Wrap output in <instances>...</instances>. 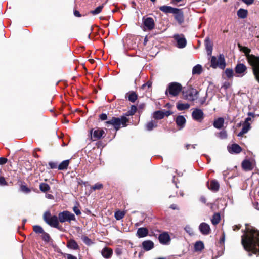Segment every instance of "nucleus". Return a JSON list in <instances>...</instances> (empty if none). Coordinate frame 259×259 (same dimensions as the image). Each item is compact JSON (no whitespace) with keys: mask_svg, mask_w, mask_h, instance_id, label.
Here are the masks:
<instances>
[{"mask_svg":"<svg viewBox=\"0 0 259 259\" xmlns=\"http://www.w3.org/2000/svg\"><path fill=\"white\" fill-rule=\"evenodd\" d=\"M59 221L61 223L65 222H70L71 221H75L76 218L75 215L67 210L63 211L58 214Z\"/></svg>","mask_w":259,"mask_h":259,"instance_id":"obj_7","label":"nucleus"},{"mask_svg":"<svg viewBox=\"0 0 259 259\" xmlns=\"http://www.w3.org/2000/svg\"><path fill=\"white\" fill-rule=\"evenodd\" d=\"M48 165L51 169H56L58 167V163L56 162H49Z\"/></svg>","mask_w":259,"mask_h":259,"instance_id":"obj_49","label":"nucleus"},{"mask_svg":"<svg viewBox=\"0 0 259 259\" xmlns=\"http://www.w3.org/2000/svg\"><path fill=\"white\" fill-rule=\"evenodd\" d=\"M99 119L102 120H105L107 119V115L106 113H102L99 116Z\"/></svg>","mask_w":259,"mask_h":259,"instance_id":"obj_53","label":"nucleus"},{"mask_svg":"<svg viewBox=\"0 0 259 259\" xmlns=\"http://www.w3.org/2000/svg\"><path fill=\"white\" fill-rule=\"evenodd\" d=\"M211 65L210 66L213 68L218 67V64H217V59L215 56H212L211 58Z\"/></svg>","mask_w":259,"mask_h":259,"instance_id":"obj_44","label":"nucleus"},{"mask_svg":"<svg viewBox=\"0 0 259 259\" xmlns=\"http://www.w3.org/2000/svg\"><path fill=\"white\" fill-rule=\"evenodd\" d=\"M160 11H162L165 13H176L177 11V8H172L170 6H162L159 8Z\"/></svg>","mask_w":259,"mask_h":259,"instance_id":"obj_22","label":"nucleus"},{"mask_svg":"<svg viewBox=\"0 0 259 259\" xmlns=\"http://www.w3.org/2000/svg\"><path fill=\"white\" fill-rule=\"evenodd\" d=\"M42 240L46 242H49L51 240V237L49 234L46 232H44L41 236Z\"/></svg>","mask_w":259,"mask_h":259,"instance_id":"obj_46","label":"nucleus"},{"mask_svg":"<svg viewBox=\"0 0 259 259\" xmlns=\"http://www.w3.org/2000/svg\"><path fill=\"white\" fill-rule=\"evenodd\" d=\"M69 163V160H65L61 162L59 165H58V168L59 170H64L67 168Z\"/></svg>","mask_w":259,"mask_h":259,"instance_id":"obj_34","label":"nucleus"},{"mask_svg":"<svg viewBox=\"0 0 259 259\" xmlns=\"http://www.w3.org/2000/svg\"><path fill=\"white\" fill-rule=\"evenodd\" d=\"M125 215V212L124 211H121L118 210L115 212L114 216L117 220H120L122 219Z\"/></svg>","mask_w":259,"mask_h":259,"instance_id":"obj_39","label":"nucleus"},{"mask_svg":"<svg viewBox=\"0 0 259 259\" xmlns=\"http://www.w3.org/2000/svg\"><path fill=\"white\" fill-rule=\"evenodd\" d=\"M20 190L22 192L25 193H29L31 191L29 188H28L26 186L23 185L20 186Z\"/></svg>","mask_w":259,"mask_h":259,"instance_id":"obj_48","label":"nucleus"},{"mask_svg":"<svg viewBox=\"0 0 259 259\" xmlns=\"http://www.w3.org/2000/svg\"><path fill=\"white\" fill-rule=\"evenodd\" d=\"M237 16L241 19H245L247 17L248 11L246 9L240 8L237 12Z\"/></svg>","mask_w":259,"mask_h":259,"instance_id":"obj_27","label":"nucleus"},{"mask_svg":"<svg viewBox=\"0 0 259 259\" xmlns=\"http://www.w3.org/2000/svg\"><path fill=\"white\" fill-rule=\"evenodd\" d=\"M199 229L201 234L205 235L209 234L210 231L209 225L204 222L201 223L199 225Z\"/></svg>","mask_w":259,"mask_h":259,"instance_id":"obj_15","label":"nucleus"},{"mask_svg":"<svg viewBox=\"0 0 259 259\" xmlns=\"http://www.w3.org/2000/svg\"><path fill=\"white\" fill-rule=\"evenodd\" d=\"M128 119L124 115L121 116L120 117H112V118L105 122L106 125H112L116 131H118L121 127H124L127 126V122Z\"/></svg>","mask_w":259,"mask_h":259,"instance_id":"obj_3","label":"nucleus"},{"mask_svg":"<svg viewBox=\"0 0 259 259\" xmlns=\"http://www.w3.org/2000/svg\"><path fill=\"white\" fill-rule=\"evenodd\" d=\"M39 189L42 192H46L50 189V187L47 183H41L39 185Z\"/></svg>","mask_w":259,"mask_h":259,"instance_id":"obj_37","label":"nucleus"},{"mask_svg":"<svg viewBox=\"0 0 259 259\" xmlns=\"http://www.w3.org/2000/svg\"><path fill=\"white\" fill-rule=\"evenodd\" d=\"M175 121L177 126L180 127V129H182L185 126L186 120L184 116L179 115L176 117Z\"/></svg>","mask_w":259,"mask_h":259,"instance_id":"obj_16","label":"nucleus"},{"mask_svg":"<svg viewBox=\"0 0 259 259\" xmlns=\"http://www.w3.org/2000/svg\"><path fill=\"white\" fill-rule=\"evenodd\" d=\"M173 37L177 43V47L178 48L181 49L186 47L187 41L184 35L177 34H175Z\"/></svg>","mask_w":259,"mask_h":259,"instance_id":"obj_10","label":"nucleus"},{"mask_svg":"<svg viewBox=\"0 0 259 259\" xmlns=\"http://www.w3.org/2000/svg\"><path fill=\"white\" fill-rule=\"evenodd\" d=\"M153 118L155 119H161L164 118L163 111L158 110L153 114Z\"/></svg>","mask_w":259,"mask_h":259,"instance_id":"obj_30","label":"nucleus"},{"mask_svg":"<svg viewBox=\"0 0 259 259\" xmlns=\"http://www.w3.org/2000/svg\"><path fill=\"white\" fill-rule=\"evenodd\" d=\"M172 114V112H171L170 111H169V110L166 111H163L164 117V116L168 117L169 115H171Z\"/></svg>","mask_w":259,"mask_h":259,"instance_id":"obj_60","label":"nucleus"},{"mask_svg":"<svg viewBox=\"0 0 259 259\" xmlns=\"http://www.w3.org/2000/svg\"><path fill=\"white\" fill-rule=\"evenodd\" d=\"M224 254V252L223 251H219L218 252V255L215 256V258H218L219 257L222 256Z\"/></svg>","mask_w":259,"mask_h":259,"instance_id":"obj_64","label":"nucleus"},{"mask_svg":"<svg viewBox=\"0 0 259 259\" xmlns=\"http://www.w3.org/2000/svg\"><path fill=\"white\" fill-rule=\"evenodd\" d=\"M142 246L145 251H149L153 248L154 243L149 240H145L142 243Z\"/></svg>","mask_w":259,"mask_h":259,"instance_id":"obj_18","label":"nucleus"},{"mask_svg":"<svg viewBox=\"0 0 259 259\" xmlns=\"http://www.w3.org/2000/svg\"><path fill=\"white\" fill-rule=\"evenodd\" d=\"M204 248V245L202 241H198L195 242L194 249L196 251H201Z\"/></svg>","mask_w":259,"mask_h":259,"instance_id":"obj_29","label":"nucleus"},{"mask_svg":"<svg viewBox=\"0 0 259 259\" xmlns=\"http://www.w3.org/2000/svg\"><path fill=\"white\" fill-rule=\"evenodd\" d=\"M243 51L245 54L248 63L253 68V73L256 79L259 81V57L249 54L251 50L248 48L244 47Z\"/></svg>","mask_w":259,"mask_h":259,"instance_id":"obj_2","label":"nucleus"},{"mask_svg":"<svg viewBox=\"0 0 259 259\" xmlns=\"http://www.w3.org/2000/svg\"><path fill=\"white\" fill-rule=\"evenodd\" d=\"M218 67L224 69L226 66V62L224 56L223 54H220L217 60Z\"/></svg>","mask_w":259,"mask_h":259,"instance_id":"obj_23","label":"nucleus"},{"mask_svg":"<svg viewBox=\"0 0 259 259\" xmlns=\"http://www.w3.org/2000/svg\"><path fill=\"white\" fill-rule=\"evenodd\" d=\"M33 231L36 233H43L44 232V231L42 229V228L39 225H35L33 226Z\"/></svg>","mask_w":259,"mask_h":259,"instance_id":"obj_43","label":"nucleus"},{"mask_svg":"<svg viewBox=\"0 0 259 259\" xmlns=\"http://www.w3.org/2000/svg\"><path fill=\"white\" fill-rule=\"evenodd\" d=\"M198 91L195 89L190 88L183 91V95L185 99L193 101L198 98Z\"/></svg>","mask_w":259,"mask_h":259,"instance_id":"obj_6","label":"nucleus"},{"mask_svg":"<svg viewBox=\"0 0 259 259\" xmlns=\"http://www.w3.org/2000/svg\"><path fill=\"white\" fill-rule=\"evenodd\" d=\"M230 85L229 82H225L224 83L221 85V88L227 89Z\"/></svg>","mask_w":259,"mask_h":259,"instance_id":"obj_59","label":"nucleus"},{"mask_svg":"<svg viewBox=\"0 0 259 259\" xmlns=\"http://www.w3.org/2000/svg\"><path fill=\"white\" fill-rule=\"evenodd\" d=\"M185 231L188 233L189 235L193 234V231L191 227L189 225H186L184 228Z\"/></svg>","mask_w":259,"mask_h":259,"instance_id":"obj_51","label":"nucleus"},{"mask_svg":"<svg viewBox=\"0 0 259 259\" xmlns=\"http://www.w3.org/2000/svg\"><path fill=\"white\" fill-rule=\"evenodd\" d=\"M158 240L161 244L167 245L170 241V238L167 232H164L159 234Z\"/></svg>","mask_w":259,"mask_h":259,"instance_id":"obj_12","label":"nucleus"},{"mask_svg":"<svg viewBox=\"0 0 259 259\" xmlns=\"http://www.w3.org/2000/svg\"><path fill=\"white\" fill-rule=\"evenodd\" d=\"M67 259H77V257L72 254H67Z\"/></svg>","mask_w":259,"mask_h":259,"instance_id":"obj_63","label":"nucleus"},{"mask_svg":"<svg viewBox=\"0 0 259 259\" xmlns=\"http://www.w3.org/2000/svg\"><path fill=\"white\" fill-rule=\"evenodd\" d=\"M143 23L146 29L151 30L153 29L154 27V21L153 18L150 17H147L146 18H143Z\"/></svg>","mask_w":259,"mask_h":259,"instance_id":"obj_13","label":"nucleus"},{"mask_svg":"<svg viewBox=\"0 0 259 259\" xmlns=\"http://www.w3.org/2000/svg\"><path fill=\"white\" fill-rule=\"evenodd\" d=\"M202 71V67L201 65L197 64L192 69L193 74H200Z\"/></svg>","mask_w":259,"mask_h":259,"instance_id":"obj_33","label":"nucleus"},{"mask_svg":"<svg viewBox=\"0 0 259 259\" xmlns=\"http://www.w3.org/2000/svg\"><path fill=\"white\" fill-rule=\"evenodd\" d=\"M205 46L206 50L207 55L209 56L211 55L212 52V45L209 38H207L205 40Z\"/></svg>","mask_w":259,"mask_h":259,"instance_id":"obj_24","label":"nucleus"},{"mask_svg":"<svg viewBox=\"0 0 259 259\" xmlns=\"http://www.w3.org/2000/svg\"><path fill=\"white\" fill-rule=\"evenodd\" d=\"M67 247L69 249L73 250H77L79 249V247L77 243L74 239H70L68 241Z\"/></svg>","mask_w":259,"mask_h":259,"instance_id":"obj_25","label":"nucleus"},{"mask_svg":"<svg viewBox=\"0 0 259 259\" xmlns=\"http://www.w3.org/2000/svg\"><path fill=\"white\" fill-rule=\"evenodd\" d=\"M219 188L220 184L219 182L215 180L211 181L210 182V186H208L209 189L214 192L218 191L219 189Z\"/></svg>","mask_w":259,"mask_h":259,"instance_id":"obj_26","label":"nucleus"},{"mask_svg":"<svg viewBox=\"0 0 259 259\" xmlns=\"http://www.w3.org/2000/svg\"><path fill=\"white\" fill-rule=\"evenodd\" d=\"M190 105L188 103H178L177 104L176 107L178 110L179 111H182L186 109H188L189 108Z\"/></svg>","mask_w":259,"mask_h":259,"instance_id":"obj_31","label":"nucleus"},{"mask_svg":"<svg viewBox=\"0 0 259 259\" xmlns=\"http://www.w3.org/2000/svg\"><path fill=\"white\" fill-rule=\"evenodd\" d=\"M199 200L200 201L203 203V204H206V205L208 206L209 205V203H207V200H206V198H205V196H201L200 197V199H199Z\"/></svg>","mask_w":259,"mask_h":259,"instance_id":"obj_52","label":"nucleus"},{"mask_svg":"<svg viewBox=\"0 0 259 259\" xmlns=\"http://www.w3.org/2000/svg\"><path fill=\"white\" fill-rule=\"evenodd\" d=\"M217 136L221 139H225L227 137V132L225 130H222L218 133Z\"/></svg>","mask_w":259,"mask_h":259,"instance_id":"obj_42","label":"nucleus"},{"mask_svg":"<svg viewBox=\"0 0 259 259\" xmlns=\"http://www.w3.org/2000/svg\"><path fill=\"white\" fill-rule=\"evenodd\" d=\"M250 124L249 123H244L243 127L242 128V133H246L250 128Z\"/></svg>","mask_w":259,"mask_h":259,"instance_id":"obj_47","label":"nucleus"},{"mask_svg":"<svg viewBox=\"0 0 259 259\" xmlns=\"http://www.w3.org/2000/svg\"><path fill=\"white\" fill-rule=\"evenodd\" d=\"M242 167L246 171L251 170L252 169L251 163L248 160H244L242 161Z\"/></svg>","mask_w":259,"mask_h":259,"instance_id":"obj_28","label":"nucleus"},{"mask_svg":"<svg viewBox=\"0 0 259 259\" xmlns=\"http://www.w3.org/2000/svg\"><path fill=\"white\" fill-rule=\"evenodd\" d=\"M157 126V123L154 122L153 120L148 122L146 125V128L147 131H150L153 130L154 127H155Z\"/></svg>","mask_w":259,"mask_h":259,"instance_id":"obj_35","label":"nucleus"},{"mask_svg":"<svg viewBox=\"0 0 259 259\" xmlns=\"http://www.w3.org/2000/svg\"><path fill=\"white\" fill-rule=\"evenodd\" d=\"M136 110H137V107L135 105H132L131 107L130 110L129 111H128L125 113V116L126 117V116L133 115L135 114Z\"/></svg>","mask_w":259,"mask_h":259,"instance_id":"obj_40","label":"nucleus"},{"mask_svg":"<svg viewBox=\"0 0 259 259\" xmlns=\"http://www.w3.org/2000/svg\"><path fill=\"white\" fill-rule=\"evenodd\" d=\"M148 234V230L146 227H141L138 229L136 236L139 238H143Z\"/></svg>","mask_w":259,"mask_h":259,"instance_id":"obj_17","label":"nucleus"},{"mask_svg":"<svg viewBox=\"0 0 259 259\" xmlns=\"http://www.w3.org/2000/svg\"><path fill=\"white\" fill-rule=\"evenodd\" d=\"M103 185L100 183H96L94 186L92 187V189L94 190H100L101 188H103Z\"/></svg>","mask_w":259,"mask_h":259,"instance_id":"obj_50","label":"nucleus"},{"mask_svg":"<svg viewBox=\"0 0 259 259\" xmlns=\"http://www.w3.org/2000/svg\"><path fill=\"white\" fill-rule=\"evenodd\" d=\"M247 67L243 63H238L235 67V72L236 77H241L247 73Z\"/></svg>","mask_w":259,"mask_h":259,"instance_id":"obj_8","label":"nucleus"},{"mask_svg":"<svg viewBox=\"0 0 259 259\" xmlns=\"http://www.w3.org/2000/svg\"><path fill=\"white\" fill-rule=\"evenodd\" d=\"M103 8V6H99L98 7H97L95 10L91 11L90 13L94 15H97L102 11Z\"/></svg>","mask_w":259,"mask_h":259,"instance_id":"obj_41","label":"nucleus"},{"mask_svg":"<svg viewBox=\"0 0 259 259\" xmlns=\"http://www.w3.org/2000/svg\"><path fill=\"white\" fill-rule=\"evenodd\" d=\"M73 210L77 215H80L81 214L80 210L76 206H74L73 207Z\"/></svg>","mask_w":259,"mask_h":259,"instance_id":"obj_56","label":"nucleus"},{"mask_svg":"<svg viewBox=\"0 0 259 259\" xmlns=\"http://www.w3.org/2000/svg\"><path fill=\"white\" fill-rule=\"evenodd\" d=\"M101 254L105 258H109L113 254V251L111 248L105 247L102 249Z\"/></svg>","mask_w":259,"mask_h":259,"instance_id":"obj_20","label":"nucleus"},{"mask_svg":"<svg viewBox=\"0 0 259 259\" xmlns=\"http://www.w3.org/2000/svg\"><path fill=\"white\" fill-rule=\"evenodd\" d=\"M104 131L101 128H97L94 131V129H91L90 130V135L91 139L93 141H95L97 139H100L103 135L104 134Z\"/></svg>","mask_w":259,"mask_h":259,"instance_id":"obj_9","label":"nucleus"},{"mask_svg":"<svg viewBox=\"0 0 259 259\" xmlns=\"http://www.w3.org/2000/svg\"><path fill=\"white\" fill-rule=\"evenodd\" d=\"M127 98L132 103H134L137 99V95L135 92H132V93H130Z\"/></svg>","mask_w":259,"mask_h":259,"instance_id":"obj_38","label":"nucleus"},{"mask_svg":"<svg viewBox=\"0 0 259 259\" xmlns=\"http://www.w3.org/2000/svg\"><path fill=\"white\" fill-rule=\"evenodd\" d=\"M175 14V19L178 21L179 24H181L184 22V15L182 12L180 10L177 9V11H176V13H174Z\"/></svg>","mask_w":259,"mask_h":259,"instance_id":"obj_19","label":"nucleus"},{"mask_svg":"<svg viewBox=\"0 0 259 259\" xmlns=\"http://www.w3.org/2000/svg\"><path fill=\"white\" fill-rule=\"evenodd\" d=\"M225 233H224V232H223V236H222V237L220 239V243H223V244H224V242H225Z\"/></svg>","mask_w":259,"mask_h":259,"instance_id":"obj_62","label":"nucleus"},{"mask_svg":"<svg viewBox=\"0 0 259 259\" xmlns=\"http://www.w3.org/2000/svg\"><path fill=\"white\" fill-rule=\"evenodd\" d=\"M228 150L230 153L231 154H238L241 152V147L237 144H233L230 146H228Z\"/></svg>","mask_w":259,"mask_h":259,"instance_id":"obj_14","label":"nucleus"},{"mask_svg":"<svg viewBox=\"0 0 259 259\" xmlns=\"http://www.w3.org/2000/svg\"><path fill=\"white\" fill-rule=\"evenodd\" d=\"M224 121L223 117H219L214 120L213 125L217 129H221L224 125Z\"/></svg>","mask_w":259,"mask_h":259,"instance_id":"obj_21","label":"nucleus"},{"mask_svg":"<svg viewBox=\"0 0 259 259\" xmlns=\"http://www.w3.org/2000/svg\"><path fill=\"white\" fill-rule=\"evenodd\" d=\"M246 232L241 236V243L248 255L259 252V231L252 227L246 228Z\"/></svg>","mask_w":259,"mask_h":259,"instance_id":"obj_1","label":"nucleus"},{"mask_svg":"<svg viewBox=\"0 0 259 259\" xmlns=\"http://www.w3.org/2000/svg\"><path fill=\"white\" fill-rule=\"evenodd\" d=\"M152 82H146V83H144L143 84L142 86H141V89H145V88L147 87L148 88H149L151 87L152 85Z\"/></svg>","mask_w":259,"mask_h":259,"instance_id":"obj_55","label":"nucleus"},{"mask_svg":"<svg viewBox=\"0 0 259 259\" xmlns=\"http://www.w3.org/2000/svg\"><path fill=\"white\" fill-rule=\"evenodd\" d=\"M242 1L247 5H251L254 3V0H242Z\"/></svg>","mask_w":259,"mask_h":259,"instance_id":"obj_58","label":"nucleus"},{"mask_svg":"<svg viewBox=\"0 0 259 259\" xmlns=\"http://www.w3.org/2000/svg\"><path fill=\"white\" fill-rule=\"evenodd\" d=\"M81 240L87 245H90L92 243L91 240L86 236H82Z\"/></svg>","mask_w":259,"mask_h":259,"instance_id":"obj_45","label":"nucleus"},{"mask_svg":"<svg viewBox=\"0 0 259 259\" xmlns=\"http://www.w3.org/2000/svg\"><path fill=\"white\" fill-rule=\"evenodd\" d=\"M169 208L173 210H178L179 209L177 205L175 204H172L170 205Z\"/></svg>","mask_w":259,"mask_h":259,"instance_id":"obj_61","label":"nucleus"},{"mask_svg":"<svg viewBox=\"0 0 259 259\" xmlns=\"http://www.w3.org/2000/svg\"><path fill=\"white\" fill-rule=\"evenodd\" d=\"M225 73L226 76L229 79L233 76H236L235 71H234L232 69L227 68Z\"/></svg>","mask_w":259,"mask_h":259,"instance_id":"obj_36","label":"nucleus"},{"mask_svg":"<svg viewBox=\"0 0 259 259\" xmlns=\"http://www.w3.org/2000/svg\"><path fill=\"white\" fill-rule=\"evenodd\" d=\"M182 89V86L180 83L177 82H171L168 84L165 94L167 96L169 94L172 97H175L179 94Z\"/></svg>","mask_w":259,"mask_h":259,"instance_id":"obj_4","label":"nucleus"},{"mask_svg":"<svg viewBox=\"0 0 259 259\" xmlns=\"http://www.w3.org/2000/svg\"><path fill=\"white\" fill-rule=\"evenodd\" d=\"M45 222L51 227L57 228L58 227V217L56 215L51 216L49 211H46L43 215Z\"/></svg>","mask_w":259,"mask_h":259,"instance_id":"obj_5","label":"nucleus"},{"mask_svg":"<svg viewBox=\"0 0 259 259\" xmlns=\"http://www.w3.org/2000/svg\"><path fill=\"white\" fill-rule=\"evenodd\" d=\"M221 220V216L220 214L219 213H215L213 216L212 218L211 219V223L213 225H217L218 224Z\"/></svg>","mask_w":259,"mask_h":259,"instance_id":"obj_32","label":"nucleus"},{"mask_svg":"<svg viewBox=\"0 0 259 259\" xmlns=\"http://www.w3.org/2000/svg\"><path fill=\"white\" fill-rule=\"evenodd\" d=\"M192 117L194 120L201 122L204 118V113L201 109L195 108L192 113Z\"/></svg>","mask_w":259,"mask_h":259,"instance_id":"obj_11","label":"nucleus"},{"mask_svg":"<svg viewBox=\"0 0 259 259\" xmlns=\"http://www.w3.org/2000/svg\"><path fill=\"white\" fill-rule=\"evenodd\" d=\"M8 159L5 157H0V165H4L7 162Z\"/></svg>","mask_w":259,"mask_h":259,"instance_id":"obj_57","label":"nucleus"},{"mask_svg":"<svg viewBox=\"0 0 259 259\" xmlns=\"http://www.w3.org/2000/svg\"><path fill=\"white\" fill-rule=\"evenodd\" d=\"M7 185V183L5 180V179L3 177H0V185L5 186Z\"/></svg>","mask_w":259,"mask_h":259,"instance_id":"obj_54","label":"nucleus"}]
</instances>
